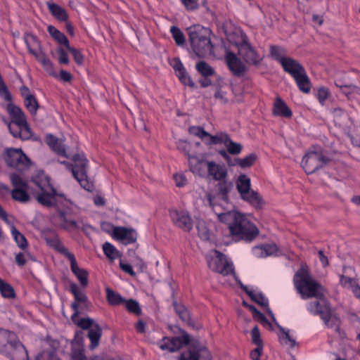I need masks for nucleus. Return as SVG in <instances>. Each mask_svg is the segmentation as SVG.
<instances>
[{
  "mask_svg": "<svg viewBox=\"0 0 360 360\" xmlns=\"http://www.w3.org/2000/svg\"><path fill=\"white\" fill-rule=\"evenodd\" d=\"M170 32L172 33V37L178 46H183L185 44V37L184 33L179 27L172 26L170 28Z\"/></svg>",
  "mask_w": 360,
  "mask_h": 360,
  "instance_id": "45",
  "label": "nucleus"
},
{
  "mask_svg": "<svg viewBox=\"0 0 360 360\" xmlns=\"http://www.w3.org/2000/svg\"><path fill=\"white\" fill-rule=\"evenodd\" d=\"M340 283L343 288L350 290L356 297H360V285L356 279L341 276Z\"/></svg>",
  "mask_w": 360,
  "mask_h": 360,
  "instance_id": "29",
  "label": "nucleus"
},
{
  "mask_svg": "<svg viewBox=\"0 0 360 360\" xmlns=\"http://www.w3.org/2000/svg\"><path fill=\"white\" fill-rule=\"evenodd\" d=\"M219 153L225 159V160L226 161L227 164L229 166H235L236 165L235 159L232 160V158L228 154L229 152L227 151V150H226L224 149L220 150L219 151Z\"/></svg>",
  "mask_w": 360,
  "mask_h": 360,
  "instance_id": "60",
  "label": "nucleus"
},
{
  "mask_svg": "<svg viewBox=\"0 0 360 360\" xmlns=\"http://www.w3.org/2000/svg\"><path fill=\"white\" fill-rule=\"evenodd\" d=\"M16 338L15 334L10 330L0 328V353L8 352L9 347Z\"/></svg>",
  "mask_w": 360,
  "mask_h": 360,
  "instance_id": "25",
  "label": "nucleus"
},
{
  "mask_svg": "<svg viewBox=\"0 0 360 360\" xmlns=\"http://www.w3.org/2000/svg\"><path fill=\"white\" fill-rule=\"evenodd\" d=\"M179 360H200V355L197 352L187 350L181 354Z\"/></svg>",
  "mask_w": 360,
  "mask_h": 360,
  "instance_id": "52",
  "label": "nucleus"
},
{
  "mask_svg": "<svg viewBox=\"0 0 360 360\" xmlns=\"http://www.w3.org/2000/svg\"><path fill=\"white\" fill-rule=\"evenodd\" d=\"M74 165L65 161L62 162L72 172L73 176L85 190L90 191L94 188L93 183L89 181L87 176L88 160L83 154H77L73 157Z\"/></svg>",
  "mask_w": 360,
  "mask_h": 360,
  "instance_id": "9",
  "label": "nucleus"
},
{
  "mask_svg": "<svg viewBox=\"0 0 360 360\" xmlns=\"http://www.w3.org/2000/svg\"><path fill=\"white\" fill-rule=\"evenodd\" d=\"M15 262L18 266H23L26 264V255L23 252H18L15 255Z\"/></svg>",
  "mask_w": 360,
  "mask_h": 360,
  "instance_id": "63",
  "label": "nucleus"
},
{
  "mask_svg": "<svg viewBox=\"0 0 360 360\" xmlns=\"http://www.w3.org/2000/svg\"><path fill=\"white\" fill-rule=\"evenodd\" d=\"M225 60L229 69L235 76L240 77L245 72V65L233 53L227 51Z\"/></svg>",
  "mask_w": 360,
  "mask_h": 360,
  "instance_id": "22",
  "label": "nucleus"
},
{
  "mask_svg": "<svg viewBox=\"0 0 360 360\" xmlns=\"http://www.w3.org/2000/svg\"><path fill=\"white\" fill-rule=\"evenodd\" d=\"M5 160L8 165L12 167H27L30 165V160L21 148L7 149Z\"/></svg>",
  "mask_w": 360,
  "mask_h": 360,
  "instance_id": "19",
  "label": "nucleus"
},
{
  "mask_svg": "<svg viewBox=\"0 0 360 360\" xmlns=\"http://www.w3.org/2000/svg\"><path fill=\"white\" fill-rule=\"evenodd\" d=\"M67 49L72 54L74 60L78 65H82L84 62V56L79 51L70 46L67 47Z\"/></svg>",
  "mask_w": 360,
  "mask_h": 360,
  "instance_id": "54",
  "label": "nucleus"
},
{
  "mask_svg": "<svg viewBox=\"0 0 360 360\" xmlns=\"http://www.w3.org/2000/svg\"><path fill=\"white\" fill-rule=\"evenodd\" d=\"M169 217L174 224L182 230L189 232L193 229V220L187 211L172 209Z\"/></svg>",
  "mask_w": 360,
  "mask_h": 360,
  "instance_id": "18",
  "label": "nucleus"
},
{
  "mask_svg": "<svg viewBox=\"0 0 360 360\" xmlns=\"http://www.w3.org/2000/svg\"><path fill=\"white\" fill-rule=\"evenodd\" d=\"M36 59L41 64L44 69L51 76L56 77L57 74L54 70L53 63L46 56L44 52L35 56Z\"/></svg>",
  "mask_w": 360,
  "mask_h": 360,
  "instance_id": "33",
  "label": "nucleus"
},
{
  "mask_svg": "<svg viewBox=\"0 0 360 360\" xmlns=\"http://www.w3.org/2000/svg\"><path fill=\"white\" fill-rule=\"evenodd\" d=\"M57 53L58 55V62L60 64H68L69 63V58L68 53L65 51V50L62 48H58L56 50Z\"/></svg>",
  "mask_w": 360,
  "mask_h": 360,
  "instance_id": "57",
  "label": "nucleus"
},
{
  "mask_svg": "<svg viewBox=\"0 0 360 360\" xmlns=\"http://www.w3.org/2000/svg\"><path fill=\"white\" fill-rule=\"evenodd\" d=\"M174 180L177 187H184L187 184L186 176L182 173L174 174Z\"/></svg>",
  "mask_w": 360,
  "mask_h": 360,
  "instance_id": "56",
  "label": "nucleus"
},
{
  "mask_svg": "<svg viewBox=\"0 0 360 360\" xmlns=\"http://www.w3.org/2000/svg\"><path fill=\"white\" fill-rule=\"evenodd\" d=\"M72 360H87L82 341L75 340L72 342Z\"/></svg>",
  "mask_w": 360,
  "mask_h": 360,
  "instance_id": "36",
  "label": "nucleus"
},
{
  "mask_svg": "<svg viewBox=\"0 0 360 360\" xmlns=\"http://www.w3.org/2000/svg\"><path fill=\"white\" fill-rule=\"evenodd\" d=\"M199 237L205 241L209 240L210 238V231L203 220H198L196 224Z\"/></svg>",
  "mask_w": 360,
  "mask_h": 360,
  "instance_id": "39",
  "label": "nucleus"
},
{
  "mask_svg": "<svg viewBox=\"0 0 360 360\" xmlns=\"http://www.w3.org/2000/svg\"><path fill=\"white\" fill-rule=\"evenodd\" d=\"M102 335L101 327L98 324L94 325L89 330L88 337L91 340L90 349H95L99 344Z\"/></svg>",
  "mask_w": 360,
  "mask_h": 360,
  "instance_id": "32",
  "label": "nucleus"
},
{
  "mask_svg": "<svg viewBox=\"0 0 360 360\" xmlns=\"http://www.w3.org/2000/svg\"><path fill=\"white\" fill-rule=\"evenodd\" d=\"M273 114L277 117L290 118L292 117V112L286 103L278 96L274 103Z\"/></svg>",
  "mask_w": 360,
  "mask_h": 360,
  "instance_id": "27",
  "label": "nucleus"
},
{
  "mask_svg": "<svg viewBox=\"0 0 360 360\" xmlns=\"http://www.w3.org/2000/svg\"><path fill=\"white\" fill-rule=\"evenodd\" d=\"M58 155L66 157L65 148L63 143L59 140L58 144H56L54 147L51 148Z\"/></svg>",
  "mask_w": 360,
  "mask_h": 360,
  "instance_id": "61",
  "label": "nucleus"
},
{
  "mask_svg": "<svg viewBox=\"0 0 360 360\" xmlns=\"http://www.w3.org/2000/svg\"><path fill=\"white\" fill-rule=\"evenodd\" d=\"M328 160L321 150H310L302 158L301 165L306 173L312 174L323 167Z\"/></svg>",
  "mask_w": 360,
  "mask_h": 360,
  "instance_id": "13",
  "label": "nucleus"
},
{
  "mask_svg": "<svg viewBox=\"0 0 360 360\" xmlns=\"http://www.w3.org/2000/svg\"><path fill=\"white\" fill-rule=\"evenodd\" d=\"M0 292L3 297L4 298H14L15 297V293L13 288L6 283L2 279L0 278Z\"/></svg>",
  "mask_w": 360,
  "mask_h": 360,
  "instance_id": "42",
  "label": "nucleus"
},
{
  "mask_svg": "<svg viewBox=\"0 0 360 360\" xmlns=\"http://www.w3.org/2000/svg\"><path fill=\"white\" fill-rule=\"evenodd\" d=\"M264 347H256L250 352V357L252 360H265L263 354Z\"/></svg>",
  "mask_w": 360,
  "mask_h": 360,
  "instance_id": "53",
  "label": "nucleus"
},
{
  "mask_svg": "<svg viewBox=\"0 0 360 360\" xmlns=\"http://www.w3.org/2000/svg\"><path fill=\"white\" fill-rule=\"evenodd\" d=\"M191 46L200 58L213 52V44L211 42L210 36L212 31L200 25H193L187 28Z\"/></svg>",
  "mask_w": 360,
  "mask_h": 360,
  "instance_id": "4",
  "label": "nucleus"
},
{
  "mask_svg": "<svg viewBox=\"0 0 360 360\" xmlns=\"http://www.w3.org/2000/svg\"><path fill=\"white\" fill-rule=\"evenodd\" d=\"M328 94H329V92L327 89H325V88L319 89V91H318V98H319V101L321 103L324 102L326 100V98H328Z\"/></svg>",
  "mask_w": 360,
  "mask_h": 360,
  "instance_id": "64",
  "label": "nucleus"
},
{
  "mask_svg": "<svg viewBox=\"0 0 360 360\" xmlns=\"http://www.w3.org/2000/svg\"><path fill=\"white\" fill-rule=\"evenodd\" d=\"M232 186L233 184L231 182H228L225 180L219 181L218 184V189L219 193L222 195L223 198H226L227 194L231 190Z\"/></svg>",
  "mask_w": 360,
  "mask_h": 360,
  "instance_id": "50",
  "label": "nucleus"
},
{
  "mask_svg": "<svg viewBox=\"0 0 360 360\" xmlns=\"http://www.w3.org/2000/svg\"><path fill=\"white\" fill-rule=\"evenodd\" d=\"M256 160V155L255 154H250L243 158H236V165H238L242 168L249 167L253 165Z\"/></svg>",
  "mask_w": 360,
  "mask_h": 360,
  "instance_id": "46",
  "label": "nucleus"
},
{
  "mask_svg": "<svg viewBox=\"0 0 360 360\" xmlns=\"http://www.w3.org/2000/svg\"><path fill=\"white\" fill-rule=\"evenodd\" d=\"M243 304L252 311L254 319L260 323L263 327L270 330L274 329L272 324L269 321V320L262 313H261L255 308V306L248 304L245 301H243Z\"/></svg>",
  "mask_w": 360,
  "mask_h": 360,
  "instance_id": "30",
  "label": "nucleus"
},
{
  "mask_svg": "<svg viewBox=\"0 0 360 360\" xmlns=\"http://www.w3.org/2000/svg\"><path fill=\"white\" fill-rule=\"evenodd\" d=\"M177 77L181 82L184 85H187L191 87H193L195 86L194 82L192 81L191 77L186 70L184 72L177 73Z\"/></svg>",
  "mask_w": 360,
  "mask_h": 360,
  "instance_id": "51",
  "label": "nucleus"
},
{
  "mask_svg": "<svg viewBox=\"0 0 360 360\" xmlns=\"http://www.w3.org/2000/svg\"><path fill=\"white\" fill-rule=\"evenodd\" d=\"M124 304L129 312L134 313L136 315H140L141 314V309L137 301L133 299L126 300Z\"/></svg>",
  "mask_w": 360,
  "mask_h": 360,
  "instance_id": "48",
  "label": "nucleus"
},
{
  "mask_svg": "<svg viewBox=\"0 0 360 360\" xmlns=\"http://www.w3.org/2000/svg\"><path fill=\"white\" fill-rule=\"evenodd\" d=\"M69 291L74 297V301L70 307L74 311L72 315V319L75 321V319L79 316V308L86 306L89 299L84 291L75 283H70Z\"/></svg>",
  "mask_w": 360,
  "mask_h": 360,
  "instance_id": "15",
  "label": "nucleus"
},
{
  "mask_svg": "<svg viewBox=\"0 0 360 360\" xmlns=\"http://www.w3.org/2000/svg\"><path fill=\"white\" fill-rule=\"evenodd\" d=\"M77 324L83 329H87L93 326V320L90 318H83Z\"/></svg>",
  "mask_w": 360,
  "mask_h": 360,
  "instance_id": "59",
  "label": "nucleus"
},
{
  "mask_svg": "<svg viewBox=\"0 0 360 360\" xmlns=\"http://www.w3.org/2000/svg\"><path fill=\"white\" fill-rule=\"evenodd\" d=\"M276 327L280 330V334H278V340L282 345L293 348L296 345L295 339L290 335V330L282 327L279 323L276 321H273Z\"/></svg>",
  "mask_w": 360,
  "mask_h": 360,
  "instance_id": "28",
  "label": "nucleus"
},
{
  "mask_svg": "<svg viewBox=\"0 0 360 360\" xmlns=\"http://www.w3.org/2000/svg\"><path fill=\"white\" fill-rule=\"evenodd\" d=\"M174 309L179 318L184 322L186 323L188 325L192 324L190 312L187 308H186L184 305L175 304Z\"/></svg>",
  "mask_w": 360,
  "mask_h": 360,
  "instance_id": "40",
  "label": "nucleus"
},
{
  "mask_svg": "<svg viewBox=\"0 0 360 360\" xmlns=\"http://www.w3.org/2000/svg\"><path fill=\"white\" fill-rule=\"evenodd\" d=\"M251 341L256 347H264V342L261 338V333L257 326L252 328L251 333Z\"/></svg>",
  "mask_w": 360,
  "mask_h": 360,
  "instance_id": "47",
  "label": "nucleus"
},
{
  "mask_svg": "<svg viewBox=\"0 0 360 360\" xmlns=\"http://www.w3.org/2000/svg\"><path fill=\"white\" fill-rule=\"evenodd\" d=\"M9 347L8 352L4 354L11 358L12 360H28V353L24 345L16 338Z\"/></svg>",
  "mask_w": 360,
  "mask_h": 360,
  "instance_id": "23",
  "label": "nucleus"
},
{
  "mask_svg": "<svg viewBox=\"0 0 360 360\" xmlns=\"http://www.w3.org/2000/svg\"><path fill=\"white\" fill-rule=\"evenodd\" d=\"M237 282L241 288L248 295L250 299L261 307H263L270 316L271 320L273 321H276L275 315L269 307V300L264 296V295L258 288H250L245 285L240 280H238Z\"/></svg>",
  "mask_w": 360,
  "mask_h": 360,
  "instance_id": "17",
  "label": "nucleus"
},
{
  "mask_svg": "<svg viewBox=\"0 0 360 360\" xmlns=\"http://www.w3.org/2000/svg\"><path fill=\"white\" fill-rule=\"evenodd\" d=\"M13 189L11 192L12 198L20 202H26L29 200L27 194V185L18 174H13L11 177Z\"/></svg>",
  "mask_w": 360,
  "mask_h": 360,
  "instance_id": "20",
  "label": "nucleus"
},
{
  "mask_svg": "<svg viewBox=\"0 0 360 360\" xmlns=\"http://www.w3.org/2000/svg\"><path fill=\"white\" fill-rule=\"evenodd\" d=\"M120 269L125 272L126 274H128L131 276H135L136 273L134 271L132 266L131 264L124 262L123 261L120 260Z\"/></svg>",
  "mask_w": 360,
  "mask_h": 360,
  "instance_id": "58",
  "label": "nucleus"
},
{
  "mask_svg": "<svg viewBox=\"0 0 360 360\" xmlns=\"http://www.w3.org/2000/svg\"><path fill=\"white\" fill-rule=\"evenodd\" d=\"M188 132L190 134L198 137L205 144L212 146L217 144H225L227 141H229V135L225 132H218L214 135H212L210 133L205 131L202 127L192 126L188 128Z\"/></svg>",
  "mask_w": 360,
  "mask_h": 360,
  "instance_id": "12",
  "label": "nucleus"
},
{
  "mask_svg": "<svg viewBox=\"0 0 360 360\" xmlns=\"http://www.w3.org/2000/svg\"><path fill=\"white\" fill-rule=\"evenodd\" d=\"M24 103L26 108L32 115L37 114L39 108V103L34 95L24 99Z\"/></svg>",
  "mask_w": 360,
  "mask_h": 360,
  "instance_id": "43",
  "label": "nucleus"
},
{
  "mask_svg": "<svg viewBox=\"0 0 360 360\" xmlns=\"http://www.w3.org/2000/svg\"><path fill=\"white\" fill-rule=\"evenodd\" d=\"M111 236L125 245L134 243L137 240V233L134 229L123 226L114 227Z\"/></svg>",
  "mask_w": 360,
  "mask_h": 360,
  "instance_id": "21",
  "label": "nucleus"
},
{
  "mask_svg": "<svg viewBox=\"0 0 360 360\" xmlns=\"http://www.w3.org/2000/svg\"><path fill=\"white\" fill-rule=\"evenodd\" d=\"M236 188L240 198L252 206L259 208L263 205V200L260 195L251 189L250 179L245 174H240L236 181Z\"/></svg>",
  "mask_w": 360,
  "mask_h": 360,
  "instance_id": "11",
  "label": "nucleus"
},
{
  "mask_svg": "<svg viewBox=\"0 0 360 360\" xmlns=\"http://www.w3.org/2000/svg\"><path fill=\"white\" fill-rule=\"evenodd\" d=\"M33 182L40 189V192L37 195L38 202L46 207L56 206L58 207V216L61 221L60 226L62 229L68 231L77 230L85 231L92 228L82 219L77 220L68 219L66 212L60 210V207H68L70 201L63 194L56 192L51 186L49 178L43 172L35 176L33 178Z\"/></svg>",
  "mask_w": 360,
  "mask_h": 360,
  "instance_id": "2",
  "label": "nucleus"
},
{
  "mask_svg": "<svg viewBox=\"0 0 360 360\" xmlns=\"http://www.w3.org/2000/svg\"><path fill=\"white\" fill-rule=\"evenodd\" d=\"M190 342V336L188 333H183L181 336L168 338L164 337L158 342L159 347L163 351L174 352Z\"/></svg>",
  "mask_w": 360,
  "mask_h": 360,
  "instance_id": "16",
  "label": "nucleus"
},
{
  "mask_svg": "<svg viewBox=\"0 0 360 360\" xmlns=\"http://www.w3.org/2000/svg\"><path fill=\"white\" fill-rule=\"evenodd\" d=\"M214 98L217 100H219L222 103H226L228 102V99L226 97V92L223 91L221 89H218L215 94Z\"/></svg>",
  "mask_w": 360,
  "mask_h": 360,
  "instance_id": "62",
  "label": "nucleus"
},
{
  "mask_svg": "<svg viewBox=\"0 0 360 360\" xmlns=\"http://www.w3.org/2000/svg\"><path fill=\"white\" fill-rule=\"evenodd\" d=\"M46 5L51 15L59 21L65 22L68 19L66 11L60 6L53 2H47Z\"/></svg>",
  "mask_w": 360,
  "mask_h": 360,
  "instance_id": "31",
  "label": "nucleus"
},
{
  "mask_svg": "<svg viewBox=\"0 0 360 360\" xmlns=\"http://www.w3.org/2000/svg\"><path fill=\"white\" fill-rule=\"evenodd\" d=\"M182 5L188 11H194L199 7V0H180Z\"/></svg>",
  "mask_w": 360,
  "mask_h": 360,
  "instance_id": "55",
  "label": "nucleus"
},
{
  "mask_svg": "<svg viewBox=\"0 0 360 360\" xmlns=\"http://www.w3.org/2000/svg\"><path fill=\"white\" fill-rule=\"evenodd\" d=\"M197 71L205 77L212 76L214 74V70L205 61H200L196 64Z\"/></svg>",
  "mask_w": 360,
  "mask_h": 360,
  "instance_id": "41",
  "label": "nucleus"
},
{
  "mask_svg": "<svg viewBox=\"0 0 360 360\" xmlns=\"http://www.w3.org/2000/svg\"><path fill=\"white\" fill-rule=\"evenodd\" d=\"M293 281L303 300L316 298L307 304V311L312 315L319 316L327 327L338 326V320L332 315L330 305L324 296L323 287L311 278L309 271L301 267L295 274Z\"/></svg>",
  "mask_w": 360,
  "mask_h": 360,
  "instance_id": "1",
  "label": "nucleus"
},
{
  "mask_svg": "<svg viewBox=\"0 0 360 360\" xmlns=\"http://www.w3.org/2000/svg\"><path fill=\"white\" fill-rule=\"evenodd\" d=\"M11 235L16 243L17 245L22 250H25L27 246V240L20 232L18 231L15 226L13 224L11 225Z\"/></svg>",
  "mask_w": 360,
  "mask_h": 360,
  "instance_id": "37",
  "label": "nucleus"
},
{
  "mask_svg": "<svg viewBox=\"0 0 360 360\" xmlns=\"http://www.w3.org/2000/svg\"><path fill=\"white\" fill-rule=\"evenodd\" d=\"M270 54L271 56L280 64L282 63L283 60L288 58L284 56V49L277 46H271L270 47Z\"/></svg>",
  "mask_w": 360,
  "mask_h": 360,
  "instance_id": "44",
  "label": "nucleus"
},
{
  "mask_svg": "<svg viewBox=\"0 0 360 360\" xmlns=\"http://www.w3.org/2000/svg\"><path fill=\"white\" fill-rule=\"evenodd\" d=\"M49 34L58 43L64 45L66 48L70 46L69 41L66 36L53 25H49L47 28Z\"/></svg>",
  "mask_w": 360,
  "mask_h": 360,
  "instance_id": "34",
  "label": "nucleus"
},
{
  "mask_svg": "<svg viewBox=\"0 0 360 360\" xmlns=\"http://www.w3.org/2000/svg\"><path fill=\"white\" fill-rule=\"evenodd\" d=\"M24 39L29 52L34 57L44 52L39 40L34 34L27 33L25 34Z\"/></svg>",
  "mask_w": 360,
  "mask_h": 360,
  "instance_id": "26",
  "label": "nucleus"
},
{
  "mask_svg": "<svg viewBox=\"0 0 360 360\" xmlns=\"http://www.w3.org/2000/svg\"><path fill=\"white\" fill-rule=\"evenodd\" d=\"M206 259L208 266L212 271L223 276L233 275L236 281H238L233 264L225 255L218 250H212L207 254Z\"/></svg>",
  "mask_w": 360,
  "mask_h": 360,
  "instance_id": "8",
  "label": "nucleus"
},
{
  "mask_svg": "<svg viewBox=\"0 0 360 360\" xmlns=\"http://www.w3.org/2000/svg\"><path fill=\"white\" fill-rule=\"evenodd\" d=\"M7 110L12 120L13 124H15L18 131H13L12 126H9L11 133L13 136H19L22 140H27L31 138L32 134L30 128L29 127L25 115L22 110L18 106L8 104Z\"/></svg>",
  "mask_w": 360,
  "mask_h": 360,
  "instance_id": "10",
  "label": "nucleus"
},
{
  "mask_svg": "<svg viewBox=\"0 0 360 360\" xmlns=\"http://www.w3.org/2000/svg\"><path fill=\"white\" fill-rule=\"evenodd\" d=\"M188 160L190 169L194 174L202 176L205 174L204 167L206 166L208 176L214 181H224L227 177V169L224 164H218L189 154Z\"/></svg>",
  "mask_w": 360,
  "mask_h": 360,
  "instance_id": "5",
  "label": "nucleus"
},
{
  "mask_svg": "<svg viewBox=\"0 0 360 360\" xmlns=\"http://www.w3.org/2000/svg\"><path fill=\"white\" fill-rule=\"evenodd\" d=\"M51 239H47V243L54 250L60 253L61 255L66 257L70 262V269L74 275L77 277L79 281L81 287L85 288L88 285L89 273L84 269H82L79 266L76 258L73 253L70 252L65 246L60 241L58 237L55 236Z\"/></svg>",
  "mask_w": 360,
  "mask_h": 360,
  "instance_id": "7",
  "label": "nucleus"
},
{
  "mask_svg": "<svg viewBox=\"0 0 360 360\" xmlns=\"http://www.w3.org/2000/svg\"><path fill=\"white\" fill-rule=\"evenodd\" d=\"M225 146L229 153L232 155H238L242 150V146L238 143L233 142L230 137Z\"/></svg>",
  "mask_w": 360,
  "mask_h": 360,
  "instance_id": "49",
  "label": "nucleus"
},
{
  "mask_svg": "<svg viewBox=\"0 0 360 360\" xmlns=\"http://www.w3.org/2000/svg\"><path fill=\"white\" fill-rule=\"evenodd\" d=\"M103 250L105 256L110 260H115L121 257V253L117 248L108 242L103 245Z\"/></svg>",
  "mask_w": 360,
  "mask_h": 360,
  "instance_id": "38",
  "label": "nucleus"
},
{
  "mask_svg": "<svg viewBox=\"0 0 360 360\" xmlns=\"http://www.w3.org/2000/svg\"><path fill=\"white\" fill-rule=\"evenodd\" d=\"M283 70L288 73L295 81L299 89L304 93L311 90L310 79L302 65L297 60L288 57L281 64Z\"/></svg>",
  "mask_w": 360,
  "mask_h": 360,
  "instance_id": "6",
  "label": "nucleus"
},
{
  "mask_svg": "<svg viewBox=\"0 0 360 360\" xmlns=\"http://www.w3.org/2000/svg\"><path fill=\"white\" fill-rule=\"evenodd\" d=\"M252 252L255 257L258 258H264L277 255L278 252V248L276 244H265L254 247Z\"/></svg>",
  "mask_w": 360,
  "mask_h": 360,
  "instance_id": "24",
  "label": "nucleus"
},
{
  "mask_svg": "<svg viewBox=\"0 0 360 360\" xmlns=\"http://www.w3.org/2000/svg\"><path fill=\"white\" fill-rule=\"evenodd\" d=\"M105 292L107 300L112 306L120 305L126 302V300L120 293L115 292L109 288L105 289Z\"/></svg>",
  "mask_w": 360,
  "mask_h": 360,
  "instance_id": "35",
  "label": "nucleus"
},
{
  "mask_svg": "<svg viewBox=\"0 0 360 360\" xmlns=\"http://www.w3.org/2000/svg\"><path fill=\"white\" fill-rule=\"evenodd\" d=\"M219 220L228 226L230 236L236 241L252 242L259 233L248 216L236 210L217 214Z\"/></svg>",
  "mask_w": 360,
  "mask_h": 360,
  "instance_id": "3",
  "label": "nucleus"
},
{
  "mask_svg": "<svg viewBox=\"0 0 360 360\" xmlns=\"http://www.w3.org/2000/svg\"><path fill=\"white\" fill-rule=\"evenodd\" d=\"M242 41L237 44L238 54L248 64L257 65L262 60L255 49L248 43L245 34H241Z\"/></svg>",
  "mask_w": 360,
  "mask_h": 360,
  "instance_id": "14",
  "label": "nucleus"
}]
</instances>
